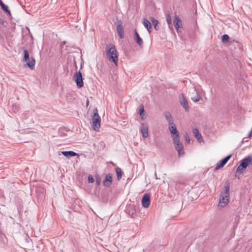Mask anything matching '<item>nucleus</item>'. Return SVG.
Returning a JSON list of instances; mask_svg holds the SVG:
<instances>
[{
    "label": "nucleus",
    "instance_id": "obj_10",
    "mask_svg": "<svg viewBox=\"0 0 252 252\" xmlns=\"http://www.w3.org/2000/svg\"><path fill=\"white\" fill-rule=\"evenodd\" d=\"M229 196L220 194V197L219 206L223 207L228 203Z\"/></svg>",
    "mask_w": 252,
    "mask_h": 252
},
{
    "label": "nucleus",
    "instance_id": "obj_26",
    "mask_svg": "<svg viewBox=\"0 0 252 252\" xmlns=\"http://www.w3.org/2000/svg\"><path fill=\"white\" fill-rule=\"evenodd\" d=\"M166 21L169 26L172 24V19L170 13L168 12L166 14Z\"/></svg>",
    "mask_w": 252,
    "mask_h": 252
},
{
    "label": "nucleus",
    "instance_id": "obj_35",
    "mask_svg": "<svg viewBox=\"0 0 252 252\" xmlns=\"http://www.w3.org/2000/svg\"><path fill=\"white\" fill-rule=\"evenodd\" d=\"M185 140L187 141V143L190 142V138L187 133L185 135Z\"/></svg>",
    "mask_w": 252,
    "mask_h": 252
},
{
    "label": "nucleus",
    "instance_id": "obj_34",
    "mask_svg": "<svg viewBox=\"0 0 252 252\" xmlns=\"http://www.w3.org/2000/svg\"><path fill=\"white\" fill-rule=\"evenodd\" d=\"M243 172H241L240 171H237V169L236 170L235 176L237 179H240V174H242Z\"/></svg>",
    "mask_w": 252,
    "mask_h": 252
},
{
    "label": "nucleus",
    "instance_id": "obj_30",
    "mask_svg": "<svg viewBox=\"0 0 252 252\" xmlns=\"http://www.w3.org/2000/svg\"><path fill=\"white\" fill-rule=\"evenodd\" d=\"M94 179L93 178V177L91 175H90L89 176H88V182L89 183H93L94 182Z\"/></svg>",
    "mask_w": 252,
    "mask_h": 252
},
{
    "label": "nucleus",
    "instance_id": "obj_17",
    "mask_svg": "<svg viewBox=\"0 0 252 252\" xmlns=\"http://www.w3.org/2000/svg\"><path fill=\"white\" fill-rule=\"evenodd\" d=\"M164 117L167 121L169 125H172L174 123L173 118L170 112L166 111L164 114Z\"/></svg>",
    "mask_w": 252,
    "mask_h": 252
},
{
    "label": "nucleus",
    "instance_id": "obj_15",
    "mask_svg": "<svg viewBox=\"0 0 252 252\" xmlns=\"http://www.w3.org/2000/svg\"><path fill=\"white\" fill-rule=\"evenodd\" d=\"M126 212L129 215H133L136 213L135 206L133 204L129 205L126 208Z\"/></svg>",
    "mask_w": 252,
    "mask_h": 252
},
{
    "label": "nucleus",
    "instance_id": "obj_19",
    "mask_svg": "<svg viewBox=\"0 0 252 252\" xmlns=\"http://www.w3.org/2000/svg\"><path fill=\"white\" fill-rule=\"evenodd\" d=\"M35 60L33 57H31V60L27 63V65L31 69H33L35 67Z\"/></svg>",
    "mask_w": 252,
    "mask_h": 252
},
{
    "label": "nucleus",
    "instance_id": "obj_6",
    "mask_svg": "<svg viewBox=\"0 0 252 252\" xmlns=\"http://www.w3.org/2000/svg\"><path fill=\"white\" fill-rule=\"evenodd\" d=\"M231 157L232 155H230L220 160V161L216 164L215 170H217L222 167L227 162Z\"/></svg>",
    "mask_w": 252,
    "mask_h": 252
},
{
    "label": "nucleus",
    "instance_id": "obj_16",
    "mask_svg": "<svg viewBox=\"0 0 252 252\" xmlns=\"http://www.w3.org/2000/svg\"><path fill=\"white\" fill-rule=\"evenodd\" d=\"M169 125L171 126H170L169 127V129L170 130L171 133L172 134H173V136H176L177 135L178 136H179V133L178 132V131L176 128V126L174 124V123H173L172 125Z\"/></svg>",
    "mask_w": 252,
    "mask_h": 252
},
{
    "label": "nucleus",
    "instance_id": "obj_1",
    "mask_svg": "<svg viewBox=\"0 0 252 252\" xmlns=\"http://www.w3.org/2000/svg\"><path fill=\"white\" fill-rule=\"evenodd\" d=\"M105 51L107 59L117 65L118 61V53L115 46L111 43L107 44Z\"/></svg>",
    "mask_w": 252,
    "mask_h": 252
},
{
    "label": "nucleus",
    "instance_id": "obj_28",
    "mask_svg": "<svg viewBox=\"0 0 252 252\" xmlns=\"http://www.w3.org/2000/svg\"><path fill=\"white\" fill-rule=\"evenodd\" d=\"M200 99V97L198 95L197 93H196V95L194 97H191V100L195 102H198Z\"/></svg>",
    "mask_w": 252,
    "mask_h": 252
},
{
    "label": "nucleus",
    "instance_id": "obj_32",
    "mask_svg": "<svg viewBox=\"0 0 252 252\" xmlns=\"http://www.w3.org/2000/svg\"><path fill=\"white\" fill-rule=\"evenodd\" d=\"M230 184L228 181H226L224 186V189L229 190Z\"/></svg>",
    "mask_w": 252,
    "mask_h": 252
},
{
    "label": "nucleus",
    "instance_id": "obj_2",
    "mask_svg": "<svg viewBox=\"0 0 252 252\" xmlns=\"http://www.w3.org/2000/svg\"><path fill=\"white\" fill-rule=\"evenodd\" d=\"M252 162V157L249 156L240 161V164L237 168V171L244 172L247 167Z\"/></svg>",
    "mask_w": 252,
    "mask_h": 252
},
{
    "label": "nucleus",
    "instance_id": "obj_29",
    "mask_svg": "<svg viewBox=\"0 0 252 252\" xmlns=\"http://www.w3.org/2000/svg\"><path fill=\"white\" fill-rule=\"evenodd\" d=\"M96 184L99 186L101 183V179L98 175L95 176Z\"/></svg>",
    "mask_w": 252,
    "mask_h": 252
},
{
    "label": "nucleus",
    "instance_id": "obj_5",
    "mask_svg": "<svg viewBox=\"0 0 252 252\" xmlns=\"http://www.w3.org/2000/svg\"><path fill=\"white\" fill-rule=\"evenodd\" d=\"M74 80L75 81L77 86L80 88L84 85L82 75L81 72L78 71L74 75Z\"/></svg>",
    "mask_w": 252,
    "mask_h": 252
},
{
    "label": "nucleus",
    "instance_id": "obj_24",
    "mask_svg": "<svg viewBox=\"0 0 252 252\" xmlns=\"http://www.w3.org/2000/svg\"><path fill=\"white\" fill-rule=\"evenodd\" d=\"M0 6L2 9L6 13H8L9 15H10V11H9L8 6L5 5L4 3H2L1 4Z\"/></svg>",
    "mask_w": 252,
    "mask_h": 252
},
{
    "label": "nucleus",
    "instance_id": "obj_12",
    "mask_svg": "<svg viewBox=\"0 0 252 252\" xmlns=\"http://www.w3.org/2000/svg\"><path fill=\"white\" fill-rule=\"evenodd\" d=\"M134 39L137 44L141 47H143V42L138 32L136 30L134 31Z\"/></svg>",
    "mask_w": 252,
    "mask_h": 252
},
{
    "label": "nucleus",
    "instance_id": "obj_20",
    "mask_svg": "<svg viewBox=\"0 0 252 252\" xmlns=\"http://www.w3.org/2000/svg\"><path fill=\"white\" fill-rule=\"evenodd\" d=\"M181 19L177 16L175 15L174 16L173 23L175 26V28L177 30H178V29L180 28V25L179 24L181 23Z\"/></svg>",
    "mask_w": 252,
    "mask_h": 252
},
{
    "label": "nucleus",
    "instance_id": "obj_9",
    "mask_svg": "<svg viewBox=\"0 0 252 252\" xmlns=\"http://www.w3.org/2000/svg\"><path fill=\"white\" fill-rule=\"evenodd\" d=\"M150 198L148 194L145 193L142 199L141 203L143 207L148 208L150 203Z\"/></svg>",
    "mask_w": 252,
    "mask_h": 252
},
{
    "label": "nucleus",
    "instance_id": "obj_33",
    "mask_svg": "<svg viewBox=\"0 0 252 252\" xmlns=\"http://www.w3.org/2000/svg\"><path fill=\"white\" fill-rule=\"evenodd\" d=\"M144 106H142L140 108L139 110V114L140 116H142V114H144Z\"/></svg>",
    "mask_w": 252,
    "mask_h": 252
},
{
    "label": "nucleus",
    "instance_id": "obj_39",
    "mask_svg": "<svg viewBox=\"0 0 252 252\" xmlns=\"http://www.w3.org/2000/svg\"><path fill=\"white\" fill-rule=\"evenodd\" d=\"M155 176H157V173L156 172H155ZM156 178L157 179V177H156Z\"/></svg>",
    "mask_w": 252,
    "mask_h": 252
},
{
    "label": "nucleus",
    "instance_id": "obj_3",
    "mask_svg": "<svg viewBox=\"0 0 252 252\" xmlns=\"http://www.w3.org/2000/svg\"><path fill=\"white\" fill-rule=\"evenodd\" d=\"M173 140L174 147L177 151L179 156H180L184 155V147L182 143L180 141L179 136L177 135L176 136H173Z\"/></svg>",
    "mask_w": 252,
    "mask_h": 252
},
{
    "label": "nucleus",
    "instance_id": "obj_25",
    "mask_svg": "<svg viewBox=\"0 0 252 252\" xmlns=\"http://www.w3.org/2000/svg\"><path fill=\"white\" fill-rule=\"evenodd\" d=\"M24 56L23 61L24 62H27L28 60H29L30 57H29V53L27 50H24Z\"/></svg>",
    "mask_w": 252,
    "mask_h": 252
},
{
    "label": "nucleus",
    "instance_id": "obj_38",
    "mask_svg": "<svg viewBox=\"0 0 252 252\" xmlns=\"http://www.w3.org/2000/svg\"><path fill=\"white\" fill-rule=\"evenodd\" d=\"M26 29H27V30H28L29 31H30V29H29V27H27Z\"/></svg>",
    "mask_w": 252,
    "mask_h": 252
},
{
    "label": "nucleus",
    "instance_id": "obj_36",
    "mask_svg": "<svg viewBox=\"0 0 252 252\" xmlns=\"http://www.w3.org/2000/svg\"><path fill=\"white\" fill-rule=\"evenodd\" d=\"M140 117L142 120H144L145 119L143 114H142V116H140Z\"/></svg>",
    "mask_w": 252,
    "mask_h": 252
},
{
    "label": "nucleus",
    "instance_id": "obj_8",
    "mask_svg": "<svg viewBox=\"0 0 252 252\" xmlns=\"http://www.w3.org/2000/svg\"><path fill=\"white\" fill-rule=\"evenodd\" d=\"M112 175L111 173L107 174L103 182V185L106 187H110L112 183Z\"/></svg>",
    "mask_w": 252,
    "mask_h": 252
},
{
    "label": "nucleus",
    "instance_id": "obj_37",
    "mask_svg": "<svg viewBox=\"0 0 252 252\" xmlns=\"http://www.w3.org/2000/svg\"><path fill=\"white\" fill-rule=\"evenodd\" d=\"M3 2L1 1V0H0V5L2 4Z\"/></svg>",
    "mask_w": 252,
    "mask_h": 252
},
{
    "label": "nucleus",
    "instance_id": "obj_21",
    "mask_svg": "<svg viewBox=\"0 0 252 252\" xmlns=\"http://www.w3.org/2000/svg\"><path fill=\"white\" fill-rule=\"evenodd\" d=\"M143 25L147 28L149 32H151V29L152 28L151 23L147 19H144L143 20Z\"/></svg>",
    "mask_w": 252,
    "mask_h": 252
},
{
    "label": "nucleus",
    "instance_id": "obj_31",
    "mask_svg": "<svg viewBox=\"0 0 252 252\" xmlns=\"http://www.w3.org/2000/svg\"><path fill=\"white\" fill-rule=\"evenodd\" d=\"M220 194L229 196V190L224 189V190L221 192Z\"/></svg>",
    "mask_w": 252,
    "mask_h": 252
},
{
    "label": "nucleus",
    "instance_id": "obj_13",
    "mask_svg": "<svg viewBox=\"0 0 252 252\" xmlns=\"http://www.w3.org/2000/svg\"><path fill=\"white\" fill-rule=\"evenodd\" d=\"M194 136L196 138L197 141L200 143L203 141V138L201 134L199 132L198 130L196 128H193L192 130Z\"/></svg>",
    "mask_w": 252,
    "mask_h": 252
},
{
    "label": "nucleus",
    "instance_id": "obj_22",
    "mask_svg": "<svg viewBox=\"0 0 252 252\" xmlns=\"http://www.w3.org/2000/svg\"><path fill=\"white\" fill-rule=\"evenodd\" d=\"M150 20H151L152 24L154 25L155 29L157 31L158 30V29H159V27L158 26V21L153 17H151L150 18Z\"/></svg>",
    "mask_w": 252,
    "mask_h": 252
},
{
    "label": "nucleus",
    "instance_id": "obj_23",
    "mask_svg": "<svg viewBox=\"0 0 252 252\" xmlns=\"http://www.w3.org/2000/svg\"><path fill=\"white\" fill-rule=\"evenodd\" d=\"M117 178L118 180H120L122 177V171L120 168L117 167L115 168Z\"/></svg>",
    "mask_w": 252,
    "mask_h": 252
},
{
    "label": "nucleus",
    "instance_id": "obj_7",
    "mask_svg": "<svg viewBox=\"0 0 252 252\" xmlns=\"http://www.w3.org/2000/svg\"><path fill=\"white\" fill-rule=\"evenodd\" d=\"M123 23L121 20L118 21L117 25V31L119 36L121 39L124 37V32L123 30Z\"/></svg>",
    "mask_w": 252,
    "mask_h": 252
},
{
    "label": "nucleus",
    "instance_id": "obj_4",
    "mask_svg": "<svg viewBox=\"0 0 252 252\" xmlns=\"http://www.w3.org/2000/svg\"><path fill=\"white\" fill-rule=\"evenodd\" d=\"M92 121L94 130L97 131L100 127L101 119L98 114L97 109H96V112L94 113L93 116Z\"/></svg>",
    "mask_w": 252,
    "mask_h": 252
},
{
    "label": "nucleus",
    "instance_id": "obj_14",
    "mask_svg": "<svg viewBox=\"0 0 252 252\" xmlns=\"http://www.w3.org/2000/svg\"><path fill=\"white\" fill-rule=\"evenodd\" d=\"M61 153L67 158H69L71 157H75L78 154L72 151H62Z\"/></svg>",
    "mask_w": 252,
    "mask_h": 252
},
{
    "label": "nucleus",
    "instance_id": "obj_18",
    "mask_svg": "<svg viewBox=\"0 0 252 252\" xmlns=\"http://www.w3.org/2000/svg\"><path fill=\"white\" fill-rule=\"evenodd\" d=\"M148 128L147 126H145L144 124H142V126L141 127V132L143 137L146 138L148 136Z\"/></svg>",
    "mask_w": 252,
    "mask_h": 252
},
{
    "label": "nucleus",
    "instance_id": "obj_27",
    "mask_svg": "<svg viewBox=\"0 0 252 252\" xmlns=\"http://www.w3.org/2000/svg\"><path fill=\"white\" fill-rule=\"evenodd\" d=\"M229 37L227 34H224L221 36V40L224 43H226L228 41Z\"/></svg>",
    "mask_w": 252,
    "mask_h": 252
},
{
    "label": "nucleus",
    "instance_id": "obj_11",
    "mask_svg": "<svg viewBox=\"0 0 252 252\" xmlns=\"http://www.w3.org/2000/svg\"><path fill=\"white\" fill-rule=\"evenodd\" d=\"M180 99L181 105L185 108L186 111H188L189 109V107L188 101L182 94L180 95Z\"/></svg>",
    "mask_w": 252,
    "mask_h": 252
}]
</instances>
